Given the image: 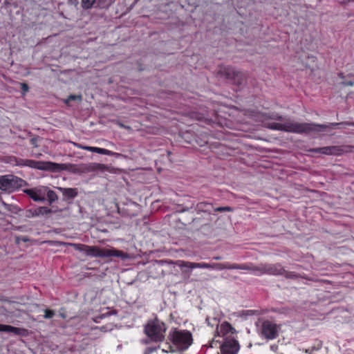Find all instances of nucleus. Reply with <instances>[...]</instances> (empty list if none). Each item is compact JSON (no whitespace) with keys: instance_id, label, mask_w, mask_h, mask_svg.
<instances>
[{"instance_id":"obj_16","label":"nucleus","mask_w":354,"mask_h":354,"mask_svg":"<svg viewBox=\"0 0 354 354\" xmlns=\"http://www.w3.org/2000/svg\"><path fill=\"white\" fill-rule=\"evenodd\" d=\"M59 189L62 192V194L64 196H65L68 198H75L77 194V192L76 189L59 188Z\"/></svg>"},{"instance_id":"obj_29","label":"nucleus","mask_w":354,"mask_h":354,"mask_svg":"<svg viewBox=\"0 0 354 354\" xmlns=\"http://www.w3.org/2000/svg\"><path fill=\"white\" fill-rule=\"evenodd\" d=\"M76 145V147H77V148H79V149H82V147H85V146H82V145Z\"/></svg>"},{"instance_id":"obj_3","label":"nucleus","mask_w":354,"mask_h":354,"mask_svg":"<svg viewBox=\"0 0 354 354\" xmlns=\"http://www.w3.org/2000/svg\"><path fill=\"white\" fill-rule=\"evenodd\" d=\"M178 266L181 268L182 271L185 273L190 274V271L194 268H210L217 270H222L225 269H243L241 266L236 265H230L229 263H193L189 261H179Z\"/></svg>"},{"instance_id":"obj_1","label":"nucleus","mask_w":354,"mask_h":354,"mask_svg":"<svg viewBox=\"0 0 354 354\" xmlns=\"http://www.w3.org/2000/svg\"><path fill=\"white\" fill-rule=\"evenodd\" d=\"M268 127L274 130L295 133H320L325 131L328 126L314 123H299L293 121H287L283 123L274 122L270 124Z\"/></svg>"},{"instance_id":"obj_10","label":"nucleus","mask_w":354,"mask_h":354,"mask_svg":"<svg viewBox=\"0 0 354 354\" xmlns=\"http://www.w3.org/2000/svg\"><path fill=\"white\" fill-rule=\"evenodd\" d=\"M253 273L257 275L263 274H278L281 272V268L272 265H260L252 269Z\"/></svg>"},{"instance_id":"obj_22","label":"nucleus","mask_w":354,"mask_h":354,"mask_svg":"<svg viewBox=\"0 0 354 354\" xmlns=\"http://www.w3.org/2000/svg\"><path fill=\"white\" fill-rule=\"evenodd\" d=\"M97 153H100V154L107 155V156H112L113 154V153L111 151H109L108 149H103V148H100V147L97 148Z\"/></svg>"},{"instance_id":"obj_17","label":"nucleus","mask_w":354,"mask_h":354,"mask_svg":"<svg viewBox=\"0 0 354 354\" xmlns=\"http://www.w3.org/2000/svg\"><path fill=\"white\" fill-rule=\"evenodd\" d=\"M45 192L46 196H47V199L50 203H52L53 202L55 201L57 199V196L55 192L53 190L49 189L48 187H46V192Z\"/></svg>"},{"instance_id":"obj_26","label":"nucleus","mask_w":354,"mask_h":354,"mask_svg":"<svg viewBox=\"0 0 354 354\" xmlns=\"http://www.w3.org/2000/svg\"><path fill=\"white\" fill-rule=\"evenodd\" d=\"M217 210L220 211V212H221V211H230L231 209L229 207H218L217 209Z\"/></svg>"},{"instance_id":"obj_18","label":"nucleus","mask_w":354,"mask_h":354,"mask_svg":"<svg viewBox=\"0 0 354 354\" xmlns=\"http://www.w3.org/2000/svg\"><path fill=\"white\" fill-rule=\"evenodd\" d=\"M95 1L96 0H82V7L84 9H89L93 6Z\"/></svg>"},{"instance_id":"obj_2","label":"nucleus","mask_w":354,"mask_h":354,"mask_svg":"<svg viewBox=\"0 0 354 354\" xmlns=\"http://www.w3.org/2000/svg\"><path fill=\"white\" fill-rule=\"evenodd\" d=\"M169 338L173 346L165 344V347L162 348L163 353L187 350L193 342L192 333L186 330L174 329L169 332Z\"/></svg>"},{"instance_id":"obj_30","label":"nucleus","mask_w":354,"mask_h":354,"mask_svg":"<svg viewBox=\"0 0 354 354\" xmlns=\"http://www.w3.org/2000/svg\"><path fill=\"white\" fill-rule=\"evenodd\" d=\"M214 259L216 260H220V259H221V257H214Z\"/></svg>"},{"instance_id":"obj_25","label":"nucleus","mask_w":354,"mask_h":354,"mask_svg":"<svg viewBox=\"0 0 354 354\" xmlns=\"http://www.w3.org/2000/svg\"><path fill=\"white\" fill-rule=\"evenodd\" d=\"M97 148L98 147H89V146H87V147H82V149H84V150H86V151H91V152L97 153Z\"/></svg>"},{"instance_id":"obj_23","label":"nucleus","mask_w":354,"mask_h":354,"mask_svg":"<svg viewBox=\"0 0 354 354\" xmlns=\"http://www.w3.org/2000/svg\"><path fill=\"white\" fill-rule=\"evenodd\" d=\"M2 204L5 207L6 209H7L8 211L13 212H17V208L16 206L7 204L5 202H2Z\"/></svg>"},{"instance_id":"obj_21","label":"nucleus","mask_w":354,"mask_h":354,"mask_svg":"<svg viewBox=\"0 0 354 354\" xmlns=\"http://www.w3.org/2000/svg\"><path fill=\"white\" fill-rule=\"evenodd\" d=\"M82 100L81 95H70L68 99L65 100L66 104H69V102L71 100H78L80 101Z\"/></svg>"},{"instance_id":"obj_5","label":"nucleus","mask_w":354,"mask_h":354,"mask_svg":"<svg viewBox=\"0 0 354 354\" xmlns=\"http://www.w3.org/2000/svg\"><path fill=\"white\" fill-rule=\"evenodd\" d=\"M24 181L12 175H6L0 177V189L12 192L23 186Z\"/></svg>"},{"instance_id":"obj_31","label":"nucleus","mask_w":354,"mask_h":354,"mask_svg":"<svg viewBox=\"0 0 354 354\" xmlns=\"http://www.w3.org/2000/svg\"><path fill=\"white\" fill-rule=\"evenodd\" d=\"M353 125H354V123H353Z\"/></svg>"},{"instance_id":"obj_9","label":"nucleus","mask_w":354,"mask_h":354,"mask_svg":"<svg viewBox=\"0 0 354 354\" xmlns=\"http://www.w3.org/2000/svg\"><path fill=\"white\" fill-rule=\"evenodd\" d=\"M46 187L38 186L32 189H27L24 192L35 201H44L46 200Z\"/></svg>"},{"instance_id":"obj_4","label":"nucleus","mask_w":354,"mask_h":354,"mask_svg":"<svg viewBox=\"0 0 354 354\" xmlns=\"http://www.w3.org/2000/svg\"><path fill=\"white\" fill-rule=\"evenodd\" d=\"M145 332L152 341L160 342L165 338L166 327L162 322L154 319L145 325Z\"/></svg>"},{"instance_id":"obj_12","label":"nucleus","mask_w":354,"mask_h":354,"mask_svg":"<svg viewBox=\"0 0 354 354\" xmlns=\"http://www.w3.org/2000/svg\"><path fill=\"white\" fill-rule=\"evenodd\" d=\"M116 257L121 258L122 259H126L129 258L128 254L118 250L114 248L106 249L104 248V257Z\"/></svg>"},{"instance_id":"obj_15","label":"nucleus","mask_w":354,"mask_h":354,"mask_svg":"<svg viewBox=\"0 0 354 354\" xmlns=\"http://www.w3.org/2000/svg\"><path fill=\"white\" fill-rule=\"evenodd\" d=\"M311 151L313 152L320 153L326 155H333L337 153V149L336 147H324L313 149Z\"/></svg>"},{"instance_id":"obj_19","label":"nucleus","mask_w":354,"mask_h":354,"mask_svg":"<svg viewBox=\"0 0 354 354\" xmlns=\"http://www.w3.org/2000/svg\"><path fill=\"white\" fill-rule=\"evenodd\" d=\"M17 328L8 325L0 324V331L17 333Z\"/></svg>"},{"instance_id":"obj_20","label":"nucleus","mask_w":354,"mask_h":354,"mask_svg":"<svg viewBox=\"0 0 354 354\" xmlns=\"http://www.w3.org/2000/svg\"><path fill=\"white\" fill-rule=\"evenodd\" d=\"M76 250H78L84 254L86 245L79 244V243H71L70 244Z\"/></svg>"},{"instance_id":"obj_27","label":"nucleus","mask_w":354,"mask_h":354,"mask_svg":"<svg viewBox=\"0 0 354 354\" xmlns=\"http://www.w3.org/2000/svg\"><path fill=\"white\" fill-rule=\"evenodd\" d=\"M21 88L24 91H27L28 89V86L26 84H21Z\"/></svg>"},{"instance_id":"obj_11","label":"nucleus","mask_w":354,"mask_h":354,"mask_svg":"<svg viewBox=\"0 0 354 354\" xmlns=\"http://www.w3.org/2000/svg\"><path fill=\"white\" fill-rule=\"evenodd\" d=\"M234 333V329L227 322H223L216 328V334L218 337H223V341L226 338H232L231 336Z\"/></svg>"},{"instance_id":"obj_28","label":"nucleus","mask_w":354,"mask_h":354,"mask_svg":"<svg viewBox=\"0 0 354 354\" xmlns=\"http://www.w3.org/2000/svg\"><path fill=\"white\" fill-rule=\"evenodd\" d=\"M219 342L218 340H215V339H213L212 342L210 343V346L212 348L214 347L215 346L214 345L215 342Z\"/></svg>"},{"instance_id":"obj_6","label":"nucleus","mask_w":354,"mask_h":354,"mask_svg":"<svg viewBox=\"0 0 354 354\" xmlns=\"http://www.w3.org/2000/svg\"><path fill=\"white\" fill-rule=\"evenodd\" d=\"M17 165H26L31 168H35L41 170H59L63 169L64 167L62 164L54 163L50 162H42L32 160H25L24 163L17 162Z\"/></svg>"},{"instance_id":"obj_13","label":"nucleus","mask_w":354,"mask_h":354,"mask_svg":"<svg viewBox=\"0 0 354 354\" xmlns=\"http://www.w3.org/2000/svg\"><path fill=\"white\" fill-rule=\"evenodd\" d=\"M84 254L92 257H104V248L86 245Z\"/></svg>"},{"instance_id":"obj_7","label":"nucleus","mask_w":354,"mask_h":354,"mask_svg":"<svg viewBox=\"0 0 354 354\" xmlns=\"http://www.w3.org/2000/svg\"><path fill=\"white\" fill-rule=\"evenodd\" d=\"M279 332V326L268 320L264 321L262 323L261 328V335L265 338L268 339H273L276 338Z\"/></svg>"},{"instance_id":"obj_14","label":"nucleus","mask_w":354,"mask_h":354,"mask_svg":"<svg viewBox=\"0 0 354 354\" xmlns=\"http://www.w3.org/2000/svg\"><path fill=\"white\" fill-rule=\"evenodd\" d=\"M226 71V76L228 79H232L234 81L235 83H239L240 80L242 79V74L234 70L232 68H227L225 69Z\"/></svg>"},{"instance_id":"obj_24","label":"nucleus","mask_w":354,"mask_h":354,"mask_svg":"<svg viewBox=\"0 0 354 354\" xmlns=\"http://www.w3.org/2000/svg\"><path fill=\"white\" fill-rule=\"evenodd\" d=\"M54 311L51 310H45V315H44V317L46 319H50L51 318L53 315H54Z\"/></svg>"},{"instance_id":"obj_8","label":"nucleus","mask_w":354,"mask_h":354,"mask_svg":"<svg viewBox=\"0 0 354 354\" xmlns=\"http://www.w3.org/2000/svg\"><path fill=\"white\" fill-rule=\"evenodd\" d=\"M240 346L238 342L234 338H226L220 344V354H236Z\"/></svg>"}]
</instances>
